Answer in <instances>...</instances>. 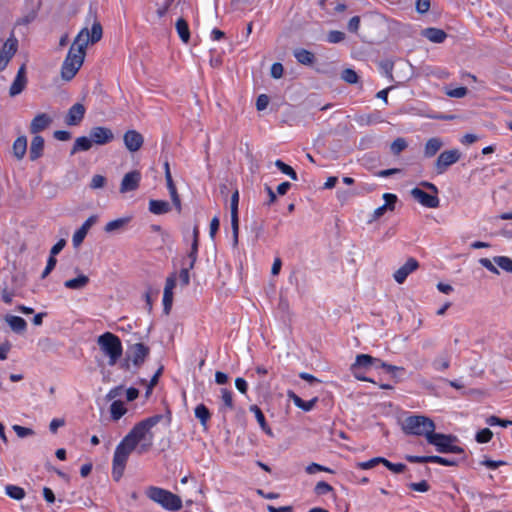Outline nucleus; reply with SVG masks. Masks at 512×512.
<instances>
[{"label":"nucleus","instance_id":"58836bf2","mask_svg":"<svg viewBox=\"0 0 512 512\" xmlns=\"http://www.w3.org/2000/svg\"><path fill=\"white\" fill-rule=\"evenodd\" d=\"M432 365L438 371L447 370L450 367V358L447 354L440 355L434 359Z\"/></svg>","mask_w":512,"mask_h":512},{"label":"nucleus","instance_id":"37998d69","mask_svg":"<svg viewBox=\"0 0 512 512\" xmlns=\"http://www.w3.org/2000/svg\"><path fill=\"white\" fill-rule=\"evenodd\" d=\"M196 258H192L188 267H183L179 272V280L182 286H187L190 282L189 269L193 268Z\"/></svg>","mask_w":512,"mask_h":512},{"label":"nucleus","instance_id":"2f4dec72","mask_svg":"<svg viewBox=\"0 0 512 512\" xmlns=\"http://www.w3.org/2000/svg\"><path fill=\"white\" fill-rule=\"evenodd\" d=\"M221 392V400L223 402L220 407L221 412L232 411L234 409V401H233V393L231 390L226 388H222Z\"/></svg>","mask_w":512,"mask_h":512},{"label":"nucleus","instance_id":"0eeeda50","mask_svg":"<svg viewBox=\"0 0 512 512\" xmlns=\"http://www.w3.org/2000/svg\"><path fill=\"white\" fill-rule=\"evenodd\" d=\"M426 441L435 446L436 451L439 453L464 454V449L462 447L454 445V442L457 441V437L454 435L436 433L433 431L428 435Z\"/></svg>","mask_w":512,"mask_h":512},{"label":"nucleus","instance_id":"1a4fd4ad","mask_svg":"<svg viewBox=\"0 0 512 512\" xmlns=\"http://www.w3.org/2000/svg\"><path fill=\"white\" fill-rule=\"evenodd\" d=\"M461 152L458 149L443 151L435 161V171L437 174H443L447 169L459 161Z\"/></svg>","mask_w":512,"mask_h":512},{"label":"nucleus","instance_id":"dca6fc26","mask_svg":"<svg viewBox=\"0 0 512 512\" xmlns=\"http://www.w3.org/2000/svg\"><path fill=\"white\" fill-rule=\"evenodd\" d=\"M140 180L141 174L139 171L134 170L126 173L121 181L120 192L126 193L136 190L139 187Z\"/></svg>","mask_w":512,"mask_h":512},{"label":"nucleus","instance_id":"ddd939ff","mask_svg":"<svg viewBox=\"0 0 512 512\" xmlns=\"http://www.w3.org/2000/svg\"><path fill=\"white\" fill-rule=\"evenodd\" d=\"M90 138L93 143L104 145L114 139V134L112 130L107 127L97 126L90 130Z\"/></svg>","mask_w":512,"mask_h":512},{"label":"nucleus","instance_id":"c756f323","mask_svg":"<svg viewBox=\"0 0 512 512\" xmlns=\"http://www.w3.org/2000/svg\"><path fill=\"white\" fill-rule=\"evenodd\" d=\"M6 322L9 324L11 329L16 333H23L27 328L26 321L19 316L9 315L6 317Z\"/></svg>","mask_w":512,"mask_h":512},{"label":"nucleus","instance_id":"49530a36","mask_svg":"<svg viewBox=\"0 0 512 512\" xmlns=\"http://www.w3.org/2000/svg\"><path fill=\"white\" fill-rule=\"evenodd\" d=\"M492 437V431L489 428H484L476 433L475 439L478 443H487Z\"/></svg>","mask_w":512,"mask_h":512},{"label":"nucleus","instance_id":"8fccbe9b","mask_svg":"<svg viewBox=\"0 0 512 512\" xmlns=\"http://www.w3.org/2000/svg\"><path fill=\"white\" fill-rule=\"evenodd\" d=\"M383 461V465L394 473H402L406 469V465L403 463H392L385 458H383Z\"/></svg>","mask_w":512,"mask_h":512},{"label":"nucleus","instance_id":"de8ad7c7","mask_svg":"<svg viewBox=\"0 0 512 512\" xmlns=\"http://www.w3.org/2000/svg\"><path fill=\"white\" fill-rule=\"evenodd\" d=\"M430 463H437L443 466H456L458 464L454 459H448L437 455L430 456Z\"/></svg>","mask_w":512,"mask_h":512},{"label":"nucleus","instance_id":"423d86ee","mask_svg":"<svg viewBox=\"0 0 512 512\" xmlns=\"http://www.w3.org/2000/svg\"><path fill=\"white\" fill-rule=\"evenodd\" d=\"M134 449L129 442H125V438L117 445L112 462V476L115 481L123 476L129 455Z\"/></svg>","mask_w":512,"mask_h":512},{"label":"nucleus","instance_id":"72a5a7b5","mask_svg":"<svg viewBox=\"0 0 512 512\" xmlns=\"http://www.w3.org/2000/svg\"><path fill=\"white\" fill-rule=\"evenodd\" d=\"M27 151V139L25 136L18 137L13 143V153L17 159H22Z\"/></svg>","mask_w":512,"mask_h":512},{"label":"nucleus","instance_id":"338daca9","mask_svg":"<svg viewBox=\"0 0 512 512\" xmlns=\"http://www.w3.org/2000/svg\"><path fill=\"white\" fill-rule=\"evenodd\" d=\"M86 235L87 234L84 232V230L78 229L74 233L73 238H72L73 245L75 247H78L83 242V240L85 239Z\"/></svg>","mask_w":512,"mask_h":512},{"label":"nucleus","instance_id":"f3484780","mask_svg":"<svg viewBox=\"0 0 512 512\" xmlns=\"http://www.w3.org/2000/svg\"><path fill=\"white\" fill-rule=\"evenodd\" d=\"M85 107L81 103H75L70 107L65 118V123L69 126H76L81 123L85 115Z\"/></svg>","mask_w":512,"mask_h":512},{"label":"nucleus","instance_id":"3c124183","mask_svg":"<svg viewBox=\"0 0 512 512\" xmlns=\"http://www.w3.org/2000/svg\"><path fill=\"white\" fill-rule=\"evenodd\" d=\"M332 490H333V487L325 481L318 482L314 489V491L317 495H325V494L331 492Z\"/></svg>","mask_w":512,"mask_h":512},{"label":"nucleus","instance_id":"bf43d9fd","mask_svg":"<svg viewBox=\"0 0 512 512\" xmlns=\"http://www.w3.org/2000/svg\"><path fill=\"white\" fill-rule=\"evenodd\" d=\"M270 73L274 79L281 78L284 73L283 65L279 62L272 64Z\"/></svg>","mask_w":512,"mask_h":512},{"label":"nucleus","instance_id":"c9c22d12","mask_svg":"<svg viewBox=\"0 0 512 512\" xmlns=\"http://www.w3.org/2000/svg\"><path fill=\"white\" fill-rule=\"evenodd\" d=\"M111 417L114 421L119 420L126 412L127 409L124 403L120 400L114 401L110 406Z\"/></svg>","mask_w":512,"mask_h":512},{"label":"nucleus","instance_id":"aec40b11","mask_svg":"<svg viewBox=\"0 0 512 512\" xmlns=\"http://www.w3.org/2000/svg\"><path fill=\"white\" fill-rule=\"evenodd\" d=\"M52 122V119L46 113H40L34 117L30 124V132L37 134L45 130Z\"/></svg>","mask_w":512,"mask_h":512},{"label":"nucleus","instance_id":"4d7b16f0","mask_svg":"<svg viewBox=\"0 0 512 512\" xmlns=\"http://www.w3.org/2000/svg\"><path fill=\"white\" fill-rule=\"evenodd\" d=\"M408 487L417 492H427L430 489V485L426 480H422L418 483H410Z\"/></svg>","mask_w":512,"mask_h":512},{"label":"nucleus","instance_id":"052dcab7","mask_svg":"<svg viewBox=\"0 0 512 512\" xmlns=\"http://www.w3.org/2000/svg\"><path fill=\"white\" fill-rule=\"evenodd\" d=\"M468 93V89L466 87H458L452 90L447 91V95L453 98H462L466 96Z\"/></svg>","mask_w":512,"mask_h":512},{"label":"nucleus","instance_id":"7c9ffc66","mask_svg":"<svg viewBox=\"0 0 512 512\" xmlns=\"http://www.w3.org/2000/svg\"><path fill=\"white\" fill-rule=\"evenodd\" d=\"M149 211L156 215H162L170 211V204L164 200H150Z\"/></svg>","mask_w":512,"mask_h":512},{"label":"nucleus","instance_id":"a211bd4d","mask_svg":"<svg viewBox=\"0 0 512 512\" xmlns=\"http://www.w3.org/2000/svg\"><path fill=\"white\" fill-rule=\"evenodd\" d=\"M124 144L130 152L138 151L144 142L143 136L136 130H128L123 137Z\"/></svg>","mask_w":512,"mask_h":512},{"label":"nucleus","instance_id":"6e6d98bb","mask_svg":"<svg viewBox=\"0 0 512 512\" xmlns=\"http://www.w3.org/2000/svg\"><path fill=\"white\" fill-rule=\"evenodd\" d=\"M13 430L20 438L34 435V431L31 428L23 427L20 425H14Z\"/></svg>","mask_w":512,"mask_h":512},{"label":"nucleus","instance_id":"9d476101","mask_svg":"<svg viewBox=\"0 0 512 512\" xmlns=\"http://www.w3.org/2000/svg\"><path fill=\"white\" fill-rule=\"evenodd\" d=\"M380 67L382 69V71L384 72V74L393 82H395L396 84H403L405 83L408 79H409V74H410V70H411V65L408 64V63H401L398 68L405 72L404 75H400V76H397V77H394L393 74H392V70H393V62L391 61H382L380 63Z\"/></svg>","mask_w":512,"mask_h":512},{"label":"nucleus","instance_id":"393cba45","mask_svg":"<svg viewBox=\"0 0 512 512\" xmlns=\"http://www.w3.org/2000/svg\"><path fill=\"white\" fill-rule=\"evenodd\" d=\"M443 142L438 137L430 138L424 147V156L426 158H431L437 154V152L442 148Z\"/></svg>","mask_w":512,"mask_h":512},{"label":"nucleus","instance_id":"6ab92c4d","mask_svg":"<svg viewBox=\"0 0 512 512\" xmlns=\"http://www.w3.org/2000/svg\"><path fill=\"white\" fill-rule=\"evenodd\" d=\"M26 83H27L26 68H25V65H22L19 68L17 75L10 87V90H9L10 96L14 97V96L20 94L24 90Z\"/></svg>","mask_w":512,"mask_h":512},{"label":"nucleus","instance_id":"bb28decb","mask_svg":"<svg viewBox=\"0 0 512 512\" xmlns=\"http://www.w3.org/2000/svg\"><path fill=\"white\" fill-rule=\"evenodd\" d=\"M249 410H250V412L254 413L256 420H257L258 424L260 425L261 429L267 435L272 436L273 435L272 430L269 427V425L267 424L265 416H264L263 412L261 411V409L257 405L254 404L249 407Z\"/></svg>","mask_w":512,"mask_h":512},{"label":"nucleus","instance_id":"13d9d810","mask_svg":"<svg viewBox=\"0 0 512 512\" xmlns=\"http://www.w3.org/2000/svg\"><path fill=\"white\" fill-rule=\"evenodd\" d=\"M345 39V34L341 31L333 30L330 31L327 40L330 43H339Z\"/></svg>","mask_w":512,"mask_h":512},{"label":"nucleus","instance_id":"680f3d73","mask_svg":"<svg viewBox=\"0 0 512 512\" xmlns=\"http://www.w3.org/2000/svg\"><path fill=\"white\" fill-rule=\"evenodd\" d=\"M269 104V97L266 94H261L256 100V108L258 111H262L267 108Z\"/></svg>","mask_w":512,"mask_h":512},{"label":"nucleus","instance_id":"79ce46f5","mask_svg":"<svg viewBox=\"0 0 512 512\" xmlns=\"http://www.w3.org/2000/svg\"><path fill=\"white\" fill-rule=\"evenodd\" d=\"M18 41L15 38H9L3 46L2 53L12 58L17 51Z\"/></svg>","mask_w":512,"mask_h":512},{"label":"nucleus","instance_id":"b1692460","mask_svg":"<svg viewBox=\"0 0 512 512\" xmlns=\"http://www.w3.org/2000/svg\"><path fill=\"white\" fill-rule=\"evenodd\" d=\"M422 36L433 43H442L447 38V34L444 30L433 27L422 30Z\"/></svg>","mask_w":512,"mask_h":512},{"label":"nucleus","instance_id":"412c9836","mask_svg":"<svg viewBox=\"0 0 512 512\" xmlns=\"http://www.w3.org/2000/svg\"><path fill=\"white\" fill-rule=\"evenodd\" d=\"M44 143V138L42 136L35 135L33 137L29 151L31 161H35L43 155Z\"/></svg>","mask_w":512,"mask_h":512},{"label":"nucleus","instance_id":"ea45409f","mask_svg":"<svg viewBox=\"0 0 512 512\" xmlns=\"http://www.w3.org/2000/svg\"><path fill=\"white\" fill-rule=\"evenodd\" d=\"M408 146L407 141L404 138L395 139L390 145V151L393 155H399Z\"/></svg>","mask_w":512,"mask_h":512},{"label":"nucleus","instance_id":"774afa93","mask_svg":"<svg viewBox=\"0 0 512 512\" xmlns=\"http://www.w3.org/2000/svg\"><path fill=\"white\" fill-rule=\"evenodd\" d=\"M64 425L65 420L63 418H54L49 424V429L53 434H55L58 428L63 427Z\"/></svg>","mask_w":512,"mask_h":512},{"label":"nucleus","instance_id":"c03bdc74","mask_svg":"<svg viewBox=\"0 0 512 512\" xmlns=\"http://www.w3.org/2000/svg\"><path fill=\"white\" fill-rule=\"evenodd\" d=\"M341 78L349 84H355L359 80L358 74L353 69L350 68L344 69L342 71Z\"/></svg>","mask_w":512,"mask_h":512},{"label":"nucleus","instance_id":"603ef678","mask_svg":"<svg viewBox=\"0 0 512 512\" xmlns=\"http://www.w3.org/2000/svg\"><path fill=\"white\" fill-rule=\"evenodd\" d=\"M106 184V178L102 175L96 174L92 177L89 187L91 189L103 188Z\"/></svg>","mask_w":512,"mask_h":512},{"label":"nucleus","instance_id":"f8f14e48","mask_svg":"<svg viewBox=\"0 0 512 512\" xmlns=\"http://www.w3.org/2000/svg\"><path fill=\"white\" fill-rule=\"evenodd\" d=\"M238 205H239V192L236 190L230 200V208H231V228L233 235V245L236 246L238 244V236H239V218H238Z\"/></svg>","mask_w":512,"mask_h":512},{"label":"nucleus","instance_id":"2eb2a0df","mask_svg":"<svg viewBox=\"0 0 512 512\" xmlns=\"http://www.w3.org/2000/svg\"><path fill=\"white\" fill-rule=\"evenodd\" d=\"M419 268V263L414 258H409L408 261L397 269L393 278L398 284H402L406 281L407 277Z\"/></svg>","mask_w":512,"mask_h":512},{"label":"nucleus","instance_id":"473e14b6","mask_svg":"<svg viewBox=\"0 0 512 512\" xmlns=\"http://www.w3.org/2000/svg\"><path fill=\"white\" fill-rule=\"evenodd\" d=\"M177 33L184 43L190 40V30L187 21L184 18H179L175 24Z\"/></svg>","mask_w":512,"mask_h":512},{"label":"nucleus","instance_id":"cd10ccee","mask_svg":"<svg viewBox=\"0 0 512 512\" xmlns=\"http://www.w3.org/2000/svg\"><path fill=\"white\" fill-rule=\"evenodd\" d=\"M289 397L293 400V403L295 404V406H297L298 408H300L306 412L311 411L318 401V399L316 397L309 401H304L301 397H299L298 395H296L293 392L289 393Z\"/></svg>","mask_w":512,"mask_h":512},{"label":"nucleus","instance_id":"7ed1b4c3","mask_svg":"<svg viewBox=\"0 0 512 512\" xmlns=\"http://www.w3.org/2000/svg\"><path fill=\"white\" fill-rule=\"evenodd\" d=\"M97 344L100 350L108 356V364L114 366L123 353L120 338L111 332H105L98 337Z\"/></svg>","mask_w":512,"mask_h":512},{"label":"nucleus","instance_id":"e433bc0d","mask_svg":"<svg viewBox=\"0 0 512 512\" xmlns=\"http://www.w3.org/2000/svg\"><path fill=\"white\" fill-rule=\"evenodd\" d=\"M6 494L15 500H22L25 497V491L23 488L16 485H7L5 487Z\"/></svg>","mask_w":512,"mask_h":512},{"label":"nucleus","instance_id":"a19ab883","mask_svg":"<svg viewBox=\"0 0 512 512\" xmlns=\"http://www.w3.org/2000/svg\"><path fill=\"white\" fill-rule=\"evenodd\" d=\"M275 166L284 174L288 175L292 180H297L298 176L296 171L289 166L288 164L284 163L281 160H276Z\"/></svg>","mask_w":512,"mask_h":512},{"label":"nucleus","instance_id":"6e6552de","mask_svg":"<svg viewBox=\"0 0 512 512\" xmlns=\"http://www.w3.org/2000/svg\"><path fill=\"white\" fill-rule=\"evenodd\" d=\"M84 61L83 54H77L74 52V48L70 47V50L62 64L61 77L70 81L77 74Z\"/></svg>","mask_w":512,"mask_h":512},{"label":"nucleus","instance_id":"f03ea898","mask_svg":"<svg viewBox=\"0 0 512 512\" xmlns=\"http://www.w3.org/2000/svg\"><path fill=\"white\" fill-rule=\"evenodd\" d=\"M435 429L434 421L423 415L408 416L402 424V430L405 434L424 436L426 439Z\"/></svg>","mask_w":512,"mask_h":512},{"label":"nucleus","instance_id":"864d4df0","mask_svg":"<svg viewBox=\"0 0 512 512\" xmlns=\"http://www.w3.org/2000/svg\"><path fill=\"white\" fill-rule=\"evenodd\" d=\"M383 199L385 201L384 205L389 211H393L395 208V204L398 200L397 196L395 194L391 193H385L383 195Z\"/></svg>","mask_w":512,"mask_h":512},{"label":"nucleus","instance_id":"9b49d317","mask_svg":"<svg viewBox=\"0 0 512 512\" xmlns=\"http://www.w3.org/2000/svg\"><path fill=\"white\" fill-rule=\"evenodd\" d=\"M150 354V348L143 343H136L129 347L127 357L136 367H140Z\"/></svg>","mask_w":512,"mask_h":512},{"label":"nucleus","instance_id":"c85d7f7f","mask_svg":"<svg viewBox=\"0 0 512 512\" xmlns=\"http://www.w3.org/2000/svg\"><path fill=\"white\" fill-rule=\"evenodd\" d=\"M92 144H93V142L90 137L89 138L85 137V136L78 137L74 142V145L70 151V154L74 155L80 151H88L91 149Z\"/></svg>","mask_w":512,"mask_h":512},{"label":"nucleus","instance_id":"0e129e2a","mask_svg":"<svg viewBox=\"0 0 512 512\" xmlns=\"http://www.w3.org/2000/svg\"><path fill=\"white\" fill-rule=\"evenodd\" d=\"M320 471H324V472H331V470L327 467H324L320 464H317V463H311L310 465H308L306 467V472L308 474H314L316 472H320Z\"/></svg>","mask_w":512,"mask_h":512},{"label":"nucleus","instance_id":"39448f33","mask_svg":"<svg viewBox=\"0 0 512 512\" xmlns=\"http://www.w3.org/2000/svg\"><path fill=\"white\" fill-rule=\"evenodd\" d=\"M102 35V25L99 21L95 20L92 25L91 33H89L88 28H83L74 39L71 47L74 48L75 53H82L83 57H85L87 45L89 43H97L101 40Z\"/></svg>","mask_w":512,"mask_h":512},{"label":"nucleus","instance_id":"e2e57ef3","mask_svg":"<svg viewBox=\"0 0 512 512\" xmlns=\"http://www.w3.org/2000/svg\"><path fill=\"white\" fill-rule=\"evenodd\" d=\"M430 0H417L416 1V11L420 14H424L430 9Z\"/></svg>","mask_w":512,"mask_h":512},{"label":"nucleus","instance_id":"4be33fe9","mask_svg":"<svg viewBox=\"0 0 512 512\" xmlns=\"http://www.w3.org/2000/svg\"><path fill=\"white\" fill-rule=\"evenodd\" d=\"M90 282L87 275L79 273L77 277L64 282V287L70 290H83Z\"/></svg>","mask_w":512,"mask_h":512},{"label":"nucleus","instance_id":"20e7f679","mask_svg":"<svg viewBox=\"0 0 512 512\" xmlns=\"http://www.w3.org/2000/svg\"><path fill=\"white\" fill-rule=\"evenodd\" d=\"M147 497L169 511H178L182 508L181 498L163 488L150 486L146 491Z\"/></svg>","mask_w":512,"mask_h":512},{"label":"nucleus","instance_id":"09e8293b","mask_svg":"<svg viewBox=\"0 0 512 512\" xmlns=\"http://www.w3.org/2000/svg\"><path fill=\"white\" fill-rule=\"evenodd\" d=\"M383 457H375L365 462H359L357 463V467L363 470L371 469L375 467L378 464H383Z\"/></svg>","mask_w":512,"mask_h":512},{"label":"nucleus","instance_id":"a878e982","mask_svg":"<svg viewBox=\"0 0 512 512\" xmlns=\"http://www.w3.org/2000/svg\"><path fill=\"white\" fill-rule=\"evenodd\" d=\"M293 54H294V57L296 58V60L300 64L307 65V66L312 65L316 59L315 55L312 52H310L304 48L295 49Z\"/></svg>","mask_w":512,"mask_h":512},{"label":"nucleus","instance_id":"5fc2aeb1","mask_svg":"<svg viewBox=\"0 0 512 512\" xmlns=\"http://www.w3.org/2000/svg\"><path fill=\"white\" fill-rule=\"evenodd\" d=\"M494 262L503 270L512 272L511 258H494Z\"/></svg>","mask_w":512,"mask_h":512},{"label":"nucleus","instance_id":"a18cd8bd","mask_svg":"<svg viewBox=\"0 0 512 512\" xmlns=\"http://www.w3.org/2000/svg\"><path fill=\"white\" fill-rule=\"evenodd\" d=\"M173 303V292L168 291V289H164L163 293V311L166 315H168L171 311Z\"/></svg>","mask_w":512,"mask_h":512},{"label":"nucleus","instance_id":"69168bd1","mask_svg":"<svg viewBox=\"0 0 512 512\" xmlns=\"http://www.w3.org/2000/svg\"><path fill=\"white\" fill-rule=\"evenodd\" d=\"M56 263H57V258H48L47 265L41 274L42 279L46 278L50 274V272L55 268Z\"/></svg>","mask_w":512,"mask_h":512},{"label":"nucleus","instance_id":"5701e85b","mask_svg":"<svg viewBox=\"0 0 512 512\" xmlns=\"http://www.w3.org/2000/svg\"><path fill=\"white\" fill-rule=\"evenodd\" d=\"M379 363H380V359H378V358H374L368 354H359V355H357L356 361L352 365L351 369L358 370L361 367L367 368L372 365H375L376 367H378Z\"/></svg>","mask_w":512,"mask_h":512},{"label":"nucleus","instance_id":"4c0bfd02","mask_svg":"<svg viewBox=\"0 0 512 512\" xmlns=\"http://www.w3.org/2000/svg\"><path fill=\"white\" fill-rule=\"evenodd\" d=\"M129 222V218H119L113 221H110L105 226V231L107 233H111L117 230L122 229Z\"/></svg>","mask_w":512,"mask_h":512},{"label":"nucleus","instance_id":"f704fd0d","mask_svg":"<svg viewBox=\"0 0 512 512\" xmlns=\"http://www.w3.org/2000/svg\"><path fill=\"white\" fill-rule=\"evenodd\" d=\"M195 417L200 421L202 426L206 427L207 422L211 418V413L204 404H199L195 408Z\"/></svg>","mask_w":512,"mask_h":512},{"label":"nucleus","instance_id":"f257e3e1","mask_svg":"<svg viewBox=\"0 0 512 512\" xmlns=\"http://www.w3.org/2000/svg\"><path fill=\"white\" fill-rule=\"evenodd\" d=\"M162 419L163 415L156 414L138 422L124 437L125 442H129L132 447L136 448L139 442L147 439L148 442L141 445L139 452L141 453L148 451L153 443V434L151 433V429L156 426Z\"/></svg>","mask_w":512,"mask_h":512},{"label":"nucleus","instance_id":"4468645a","mask_svg":"<svg viewBox=\"0 0 512 512\" xmlns=\"http://www.w3.org/2000/svg\"><path fill=\"white\" fill-rule=\"evenodd\" d=\"M411 195L425 207L437 208L439 206V198L436 195H430L418 187L411 190Z\"/></svg>","mask_w":512,"mask_h":512}]
</instances>
